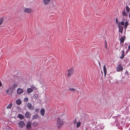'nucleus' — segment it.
Wrapping results in <instances>:
<instances>
[{"label": "nucleus", "mask_w": 130, "mask_h": 130, "mask_svg": "<svg viewBox=\"0 0 130 130\" xmlns=\"http://www.w3.org/2000/svg\"><path fill=\"white\" fill-rule=\"evenodd\" d=\"M13 86L14 87H17V85L16 84H14L13 85Z\"/></svg>", "instance_id": "obj_34"}, {"label": "nucleus", "mask_w": 130, "mask_h": 130, "mask_svg": "<svg viewBox=\"0 0 130 130\" xmlns=\"http://www.w3.org/2000/svg\"><path fill=\"white\" fill-rule=\"evenodd\" d=\"M31 88L32 89V90H36V88L35 87V86L34 85H32L31 86Z\"/></svg>", "instance_id": "obj_26"}, {"label": "nucleus", "mask_w": 130, "mask_h": 130, "mask_svg": "<svg viewBox=\"0 0 130 130\" xmlns=\"http://www.w3.org/2000/svg\"><path fill=\"white\" fill-rule=\"evenodd\" d=\"M4 20V18H0V25H1Z\"/></svg>", "instance_id": "obj_27"}, {"label": "nucleus", "mask_w": 130, "mask_h": 130, "mask_svg": "<svg viewBox=\"0 0 130 130\" xmlns=\"http://www.w3.org/2000/svg\"><path fill=\"white\" fill-rule=\"evenodd\" d=\"M81 124V122H78L76 123V126L78 128L79 127V126H80Z\"/></svg>", "instance_id": "obj_25"}, {"label": "nucleus", "mask_w": 130, "mask_h": 130, "mask_svg": "<svg viewBox=\"0 0 130 130\" xmlns=\"http://www.w3.org/2000/svg\"><path fill=\"white\" fill-rule=\"evenodd\" d=\"M117 21H118L117 19V18H116V23H117Z\"/></svg>", "instance_id": "obj_38"}, {"label": "nucleus", "mask_w": 130, "mask_h": 130, "mask_svg": "<svg viewBox=\"0 0 130 130\" xmlns=\"http://www.w3.org/2000/svg\"><path fill=\"white\" fill-rule=\"evenodd\" d=\"M125 38V36H124L123 37H122L120 38V40L121 43H123L124 41Z\"/></svg>", "instance_id": "obj_17"}, {"label": "nucleus", "mask_w": 130, "mask_h": 130, "mask_svg": "<svg viewBox=\"0 0 130 130\" xmlns=\"http://www.w3.org/2000/svg\"><path fill=\"white\" fill-rule=\"evenodd\" d=\"M118 27L119 28V31L121 33L122 32V31L123 29V27L122 26L120 25V24H118Z\"/></svg>", "instance_id": "obj_9"}, {"label": "nucleus", "mask_w": 130, "mask_h": 130, "mask_svg": "<svg viewBox=\"0 0 130 130\" xmlns=\"http://www.w3.org/2000/svg\"><path fill=\"white\" fill-rule=\"evenodd\" d=\"M125 74H126L127 75H128V72L127 71H126L125 72Z\"/></svg>", "instance_id": "obj_32"}, {"label": "nucleus", "mask_w": 130, "mask_h": 130, "mask_svg": "<svg viewBox=\"0 0 130 130\" xmlns=\"http://www.w3.org/2000/svg\"><path fill=\"white\" fill-rule=\"evenodd\" d=\"M123 68L120 64L116 67V71L117 72H120L122 71L123 70Z\"/></svg>", "instance_id": "obj_2"}, {"label": "nucleus", "mask_w": 130, "mask_h": 130, "mask_svg": "<svg viewBox=\"0 0 130 130\" xmlns=\"http://www.w3.org/2000/svg\"><path fill=\"white\" fill-rule=\"evenodd\" d=\"M17 117L21 119H23L24 118V116L21 114H19L18 115Z\"/></svg>", "instance_id": "obj_12"}, {"label": "nucleus", "mask_w": 130, "mask_h": 130, "mask_svg": "<svg viewBox=\"0 0 130 130\" xmlns=\"http://www.w3.org/2000/svg\"><path fill=\"white\" fill-rule=\"evenodd\" d=\"M128 48L129 49H130V45L128 46Z\"/></svg>", "instance_id": "obj_37"}, {"label": "nucleus", "mask_w": 130, "mask_h": 130, "mask_svg": "<svg viewBox=\"0 0 130 130\" xmlns=\"http://www.w3.org/2000/svg\"><path fill=\"white\" fill-rule=\"evenodd\" d=\"M38 123L37 122H34L33 123V125L34 126H36L38 125Z\"/></svg>", "instance_id": "obj_28"}, {"label": "nucleus", "mask_w": 130, "mask_h": 130, "mask_svg": "<svg viewBox=\"0 0 130 130\" xmlns=\"http://www.w3.org/2000/svg\"><path fill=\"white\" fill-rule=\"evenodd\" d=\"M38 118V115L37 114H35L32 117L33 119L37 118Z\"/></svg>", "instance_id": "obj_21"}, {"label": "nucleus", "mask_w": 130, "mask_h": 130, "mask_svg": "<svg viewBox=\"0 0 130 130\" xmlns=\"http://www.w3.org/2000/svg\"><path fill=\"white\" fill-rule=\"evenodd\" d=\"M73 68L69 69L68 71V75L69 76H71L72 74L73 73Z\"/></svg>", "instance_id": "obj_5"}, {"label": "nucleus", "mask_w": 130, "mask_h": 130, "mask_svg": "<svg viewBox=\"0 0 130 130\" xmlns=\"http://www.w3.org/2000/svg\"><path fill=\"white\" fill-rule=\"evenodd\" d=\"M126 9L127 12H129L130 11V8L127 5L126 6Z\"/></svg>", "instance_id": "obj_20"}, {"label": "nucleus", "mask_w": 130, "mask_h": 130, "mask_svg": "<svg viewBox=\"0 0 130 130\" xmlns=\"http://www.w3.org/2000/svg\"><path fill=\"white\" fill-rule=\"evenodd\" d=\"M128 21H126L125 22V25L124 26V27L125 29H126L127 28V26L128 25Z\"/></svg>", "instance_id": "obj_23"}, {"label": "nucleus", "mask_w": 130, "mask_h": 130, "mask_svg": "<svg viewBox=\"0 0 130 130\" xmlns=\"http://www.w3.org/2000/svg\"><path fill=\"white\" fill-rule=\"evenodd\" d=\"M122 15L125 17H127L128 16V14L125 11V9H124L122 13Z\"/></svg>", "instance_id": "obj_10"}, {"label": "nucleus", "mask_w": 130, "mask_h": 130, "mask_svg": "<svg viewBox=\"0 0 130 130\" xmlns=\"http://www.w3.org/2000/svg\"><path fill=\"white\" fill-rule=\"evenodd\" d=\"M18 124L22 128L25 125L23 121L19 122L18 123Z\"/></svg>", "instance_id": "obj_7"}, {"label": "nucleus", "mask_w": 130, "mask_h": 130, "mask_svg": "<svg viewBox=\"0 0 130 130\" xmlns=\"http://www.w3.org/2000/svg\"><path fill=\"white\" fill-rule=\"evenodd\" d=\"M34 96L35 98L36 99L37 98L38 96L37 95L35 94L34 95Z\"/></svg>", "instance_id": "obj_33"}, {"label": "nucleus", "mask_w": 130, "mask_h": 130, "mask_svg": "<svg viewBox=\"0 0 130 130\" xmlns=\"http://www.w3.org/2000/svg\"><path fill=\"white\" fill-rule=\"evenodd\" d=\"M56 124L58 128H60L63 124V122L61 119L58 117L57 119Z\"/></svg>", "instance_id": "obj_1"}, {"label": "nucleus", "mask_w": 130, "mask_h": 130, "mask_svg": "<svg viewBox=\"0 0 130 130\" xmlns=\"http://www.w3.org/2000/svg\"><path fill=\"white\" fill-rule=\"evenodd\" d=\"M99 64L100 65V63H99Z\"/></svg>", "instance_id": "obj_41"}, {"label": "nucleus", "mask_w": 130, "mask_h": 130, "mask_svg": "<svg viewBox=\"0 0 130 130\" xmlns=\"http://www.w3.org/2000/svg\"><path fill=\"white\" fill-rule=\"evenodd\" d=\"M129 17L130 18V13L129 14Z\"/></svg>", "instance_id": "obj_39"}, {"label": "nucleus", "mask_w": 130, "mask_h": 130, "mask_svg": "<svg viewBox=\"0 0 130 130\" xmlns=\"http://www.w3.org/2000/svg\"><path fill=\"white\" fill-rule=\"evenodd\" d=\"M119 23H120V24L122 25H124V23L123 22H121L120 23H119L118 24H119Z\"/></svg>", "instance_id": "obj_31"}, {"label": "nucleus", "mask_w": 130, "mask_h": 130, "mask_svg": "<svg viewBox=\"0 0 130 130\" xmlns=\"http://www.w3.org/2000/svg\"><path fill=\"white\" fill-rule=\"evenodd\" d=\"M32 10L29 8H25L24 10V12L25 13H29L32 11Z\"/></svg>", "instance_id": "obj_3"}, {"label": "nucleus", "mask_w": 130, "mask_h": 130, "mask_svg": "<svg viewBox=\"0 0 130 130\" xmlns=\"http://www.w3.org/2000/svg\"><path fill=\"white\" fill-rule=\"evenodd\" d=\"M25 117L27 118L30 117V115L29 112H27L25 114Z\"/></svg>", "instance_id": "obj_14"}, {"label": "nucleus", "mask_w": 130, "mask_h": 130, "mask_svg": "<svg viewBox=\"0 0 130 130\" xmlns=\"http://www.w3.org/2000/svg\"><path fill=\"white\" fill-rule=\"evenodd\" d=\"M16 103L18 105H20L21 103V101L20 100H18L16 101Z\"/></svg>", "instance_id": "obj_19"}, {"label": "nucleus", "mask_w": 130, "mask_h": 130, "mask_svg": "<svg viewBox=\"0 0 130 130\" xmlns=\"http://www.w3.org/2000/svg\"><path fill=\"white\" fill-rule=\"evenodd\" d=\"M27 92L29 93H30L33 91L32 89L31 88H28L27 89Z\"/></svg>", "instance_id": "obj_18"}, {"label": "nucleus", "mask_w": 130, "mask_h": 130, "mask_svg": "<svg viewBox=\"0 0 130 130\" xmlns=\"http://www.w3.org/2000/svg\"><path fill=\"white\" fill-rule=\"evenodd\" d=\"M27 107L30 109L32 108V106L31 104L28 103L27 105Z\"/></svg>", "instance_id": "obj_24"}, {"label": "nucleus", "mask_w": 130, "mask_h": 130, "mask_svg": "<svg viewBox=\"0 0 130 130\" xmlns=\"http://www.w3.org/2000/svg\"><path fill=\"white\" fill-rule=\"evenodd\" d=\"M31 123L30 121H28L27 122L26 125V128L28 130H30V129L31 128Z\"/></svg>", "instance_id": "obj_4"}, {"label": "nucleus", "mask_w": 130, "mask_h": 130, "mask_svg": "<svg viewBox=\"0 0 130 130\" xmlns=\"http://www.w3.org/2000/svg\"><path fill=\"white\" fill-rule=\"evenodd\" d=\"M76 122V120L75 119L74 121V123L75 124Z\"/></svg>", "instance_id": "obj_36"}, {"label": "nucleus", "mask_w": 130, "mask_h": 130, "mask_svg": "<svg viewBox=\"0 0 130 130\" xmlns=\"http://www.w3.org/2000/svg\"><path fill=\"white\" fill-rule=\"evenodd\" d=\"M103 70L104 72V76H106V74L107 73V70L106 69V67L104 65L103 66Z\"/></svg>", "instance_id": "obj_16"}, {"label": "nucleus", "mask_w": 130, "mask_h": 130, "mask_svg": "<svg viewBox=\"0 0 130 130\" xmlns=\"http://www.w3.org/2000/svg\"><path fill=\"white\" fill-rule=\"evenodd\" d=\"M28 100V99L27 98H25L24 100V101L25 102H27Z\"/></svg>", "instance_id": "obj_30"}, {"label": "nucleus", "mask_w": 130, "mask_h": 130, "mask_svg": "<svg viewBox=\"0 0 130 130\" xmlns=\"http://www.w3.org/2000/svg\"><path fill=\"white\" fill-rule=\"evenodd\" d=\"M12 103L8 105L6 107V108L7 109H10L12 105Z\"/></svg>", "instance_id": "obj_22"}, {"label": "nucleus", "mask_w": 130, "mask_h": 130, "mask_svg": "<svg viewBox=\"0 0 130 130\" xmlns=\"http://www.w3.org/2000/svg\"><path fill=\"white\" fill-rule=\"evenodd\" d=\"M40 112L41 113V115L42 116H43L44 115L45 112V110L43 108H42L40 111Z\"/></svg>", "instance_id": "obj_11"}, {"label": "nucleus", "mask_w": 130, "mask_h": 130, "mask_svg": "<svg viewBox=\"0 0 130 130\" xmlns=\"http://www.w3.org/2000/svg\"><path fill=\"white\" fill-rule=\"evenodd\" d=\"M106 43H107L106 41H105V44L106 45Z\"/></svg>", "instance_id": "obj_40"}, {"label": "nucleus", "mask_w": 130, "mask_h": 130, "mask_svg": "<svg viewBox=\"0 0 130 130\" xmlns=\"http://www.w3.org/2000/svg\"><path fill=\"white\" fill-rule=\"evenodd\" d=\"M2 86V85L1 83V81L0 80V87Z\"/></svg>", "instance_id": "obj_35"}, {"label": "nucleus", "mask_w": 130, "mask_h": 130, "mask_svg": "<svg viewBox=\"0 0 130 130\" xmlns=\"http://www.w3.org/2000/svg\"><path fill=\"white\" fill-rule=\"evenodd\" d=\"M6 94L9 95H10L12 94V91L11 90V88H9L7 89L6 91Z\"/></svg>", "instance_id": "obj_6"}, {"label": "nucleus", "mask_w": 130, "mask_h": 130, "mask_svg": "<svg viewBox=\"0 0 130 130\" xmlns=\"http://www.w3.org/2000/svg\"><path fill=\"white\" fill-rule=\"evenodd\" d=\"M51 0H43L44 4L45 5H47L51 1Z\"/></svg>", "instance_id": "obj_13"}, {"label": "nucleus", "mask_w": 130, "mask_h": 130, "mask_svg": "<svg viewBox=\"0 0 130 130\" xmlns=\"http://www.w3.org/2000/svg\"><path fill=\"white\" fill-rule=\"evenodd\" d=\"M17 92L18 94H20L23 92V90L22 89L19 88L17 89Z\"/></svg>", "instance_id": "obj_8"}, {"label": "nucleus", "mask_w": 130, "mask_h": 130, "mask_svg": "<svg viewBox=\"0 0 130 130\" xmlns=\"http://www.w3.org/2000/svg\"><path fill=\"white\" fill-rule=\"evenodd\" d=\"M69 90L70 91H75L76 90L75 89L73 88H72L71 87L69 88Z\"/></svg>", "instance_id": "obj_29"}, {"label": "nucleus", "mask_w": 130, "mask_h": 130, "mask_svg": "<svg viewBox=\"0 0 130 130\" xmlns=\"http://www.w3.org/2000/svg\"><path fill=\"white\" fill-rule=\"evenodd\" d=\"M124 50L122 51V55L120 57V58L121 59H123L124 57Z\"/></svg>", "instance_id": "obj_15"}]
</instances>
